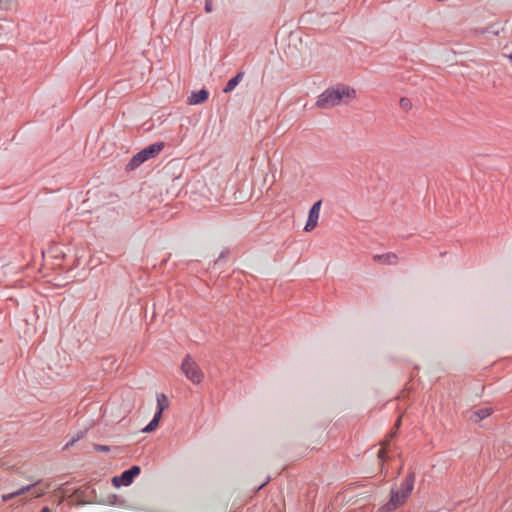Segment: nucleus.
Wrapping results in <instances>:
<instances>
[{"label": "nucleus", "mask_w": 512, "mask_h": 512, "mask_svg": "<svg viewBox=\"0 0 512 512\" xmlns=\"http://www.w3.org/2000/svg\"><path fill=\"white\" fill-rule=\"evenodd\" d=\"M320 207H321V200L316 201L311 210L310 213H308V218L304 227V230L306 232H311L315 229V227L318 224L319 214H320Z\"/></svg>", "instance_id": "nucleus-7"}, {"label": "nucleus", "mask_w": 512, "mask_h": 512, "mask_svg": "<svg viewBox=\"0 0 512 512\" xmlns=\"http://www.w3.org/2000/svg\"><path fill=\"white\" fill-rule=\"evenodd\" d=\"M243 78V73L242 72H239L237 75H235L233 78H230L224 88V92L225 93H228L230 91H232L234 88L237 87V85L239 84L240 80Z\"/></svg>", "instance_id": "nucleus-11"}, {"label": "nucleus", "mask_w": 512, "mask_h": 512, "mask_svg": "<svg viewBox=\"0 0 512 512\" xmlns=\"http://www.w3.org/2000/svg\"><path fill=\"white\" fill-rule=\"evenodd\" d=\"M414 480V473L410 472L405 480L401 482L400 487L392 490L391 499L386 505L382 507V511L390 512L404 505L412 493Z\"/></svg>", "instance_id": "nucleus-2"}, {"label": "nucleus", "mask_w": 512, "mask_h": 512, "mask_svg": "<svg viewBox=\"0 0 512 512\" xmlns=\"http://www.w3.org/2000/svg\"><path fill=\"white\" fill-rule=\"evenodd\" d=\"M163 148V143H154L152 145H149L145 149L141 150L139 153L135 154L133 158L130 161L129 166L131 169H134L138 165L143 164L149 159L154 158L158 153L161 152Z\"/></svg>", "instance_id": "nucleus-4"}, {"label": "nucleus", "mask_w": 512, "mask_h": 512, "mask_svg": "<svg viewBox=\"0 0 512 512\" xmlns=\"http://www.w3.org/2000/svg\"><path fill=\"white\" fill-rule=\"evenodd\" d=\"M356 90L346 85H336L319 95L316 106L327 109L336 105L346 104L356 98Z\"/></svg>", "instance_id": "nucleus-1"}, {"label": "nucleus", "mask_w": 512, "mask_h": 512, "mask_svg": "<svg viewBox=\"0 0 512 512\" xmlns=\"http://www.w3.org/2000/svg\"><path fill=\"white\" fill-rule=\"evenodd\" d=\"M399 106L404 111H409L412 107V103L410 102V100L408 98L402 97L399 100Z\"/></svg>", "instance_id": "nucleus-13"}, {"label": "nucleus", "mask_w": 512, "mask_h": 512, "mask_svg": "<svg viewBox=\"0 0 512 512\" xmlns=\"http://www.w3.org/2000/svg\"><path fill=\"white\" fill-rule=\"evenodd\" d=\"M401 425V417H399L396 422H395V425H394V428L395 430H397Z\"/></svg>", "instance_id": "nucleus-17"}, {"label": "nucleus", "mask_w": 512, "mask_h": 512, "mask_svg": "<svg viewBox=\"0 0 512 512\" xmlns=\"http://www.w3.org/2000/svg\"><path fill=\"white\" fill-rule=\"evenodd\" d=\"M204 10H206L207 13L212 12V10H213L212 0H206V4H204Z\"/></svg>", "instance_id": "nucleus-15"}, {"label": "nucleus", "mask_w": 512, "mask_h": 512, "mask_svg": "<svg viewBox=\"0 0 512 512\" xmlns=\"http://www.w3.org/2000/svg\"><path fill=\"white\" fill-rule=\"evenodd\" d=\"M388 444H389V440H385L382 443V447H381V449L378 452V457H379L380 460H383V458L385 456V453H386V447H387Z\"/></svg>", "instance_id": "nucleus-14"}, {"label": "nucleus", "mask_w": 512, "mask_h": 512, "mask_svg": "<svg viewBox=\"0 0 512 512\" xmlns=\"http://www.w3.org/2000/svg\"><path fill=\"white\" fill-rule=\"evenodd\" d=\"M26 492H31L32 497L38 498L45 493V490L43 488H38L35 485H29L17 490L16 492H12L11 494L3 495L2 499L3 501H8L15 496L24 495Z\"/></svg>", "instance_id": "nucleus-8"}, {"label": "nucleus", "mask_w": 512, "mask_h": 512, "mask_svg": "<svg viewBox=\"0 0 512 512\" xmlns=\"http://www.w3.org/2000/svg\"><path fill=\"white\" fill-rule=\"evenodd\" d=\"M208 97V90H198L196 92H193L192 95H190V97L188 98V103L192 105L203 103L208 100Z\"/></svg>", "instance_id": "nucleus-9"}, {"label": "nucleus", "mask_w": 512, "mask_h": 512, "mask_svg": "<svg viewBox=\"0 0 512 512\" xmlns=\"http://www.w3.org/2000/svg\"><path fill=\"white\" fill-rule=\"evenodd\" d=\"M141 473V468L138 466H133L132 468L123 471L119 477L113 478V484L116 487H120L121 485L128 486L132 483L134 478Z\"/></svg>", "instance_id": "nucleus-6"}, {"label": "nucleus", "mask_w": 512, "mask_h": 512, "mask_svg": "<svg viewBox=\"0 0 512 512\" xmlns=\"http://www.w3.org/2000/svg\"><path fill=\"white\" fill-rule=\"evenodd\" d=\"M96 450H98V451H103V452H107V451H109V447H108V446H106V445H97V446H96Z\"/></svg>", "instance_id": "nucleus-16"}, {"label": "nucleus", "mask_w": 512, "mask_h": 512, "mask_svg": "<svg viewBox=\"0 0 512 512\" xmlns=\"http://www.w3.org/2000/svg\"><path fill=\"white\" fill-rule=\"evenodd\" d=\"M169 404V399L166 395L159 394L157 396V411L154 418L150 420L148 425L142 430L143 433H152L158 428L162 412L169 408Z\"/></svg>", "instance_id": "nucleus-5"}, {"label": "nucleus", "mask_w": 512, "mask_h": 512, "mask_svg": "<svg viewBox=\"0 0 512 512\" xmlns=\"http://www.w3.org/2000/svg\"><path fill=\"white\" fill-rule=\"evenodd\" d=\"M395 433H396V432H391V433H390V437H391V438H392V437H394Z\"/></svg>", "instance_id": "nucleus-19"}, {"label": "nucleus", "mask_w": 512, "mask_h": 512, "mask_svg": "<svg viewBox=\"0 0 512 512\" xmlns=\"http://www.w3.org/2000/svg\"><path fill=\"white\" fill-rule=\"evenodd\" d=\"M374 259L381 261L383 263H388V264H394L397 261V257L393 253H388L385 255H377V256H374Z\"/></svg>", "instance_id": "nucleus-12"}, {"label": "nucleus", "mask_w": 512, "mask_h": 512, "mask_svg": "<svg viewBox=\"0 0 512 512\" xmlns=\"http://www.w3.org/2000/svg\"><path fill=\"white\" fill-rule=\"evenodd\" d=\"M512 55V54H511Z\"/></svg>", "instance_id": "nucleus-21"}, {"label": "nucleus", "mask_w": 512, "mask_h": 512, "mask_svg": "<svg viewBox=\"0 0 512 512\" xmlns=\"http://www.w3.org/2000/svg\"><path fill=\"white\" fill-rule=\"evenodd\" d=\"M181 369L188 380L198 385L203 380V372L199 368L198 364L193 361L189 355H187L182 362Z\"/></svg>", "instance_id": "nucleus-3"}, {"label": "nucleus", "mask_w": 512, "mask_h": 512, "mask_svg": "<svg viewBox=\"0 0 512 512\" xmlns=\"http://www.w3.org/2000/svg\"><path fill=\"white\" fill-rule=\"evenodd\" d=\"M41 512H51L49 507H43Z\"/></svg>", "instance_id": "nucleus-18"}, {"label": "nucleus", "mask_w": 512, "mask_h": 512, "mask_svg": "<svg viewBox=\"0 0 512 512\" xmlns=\"http://www.w3.org/2000/svg\"><path fill=\"white\" fill-rule=\"evenodd\" d=\"M510 61L512 62V55L509 56Z\"/></svg>", "instance_id": "nucleus-20"}, {"label": "nucleus", "mask_w": 512, "mask_h": 512, "mask_svg": "<svg viewBox=\"0 0 512 512\" xmlns=\"http://www.w3.org/2000/svg\"><path fill=\"white\" fill-rule=\"evenodd\" d=\"M492 411L493 410L491 407L478 408L475 411H473L471 420L474 422L484 420L492 414Z\"/></svg>", "instance_id": "nucleus-10"}]
</instances>
